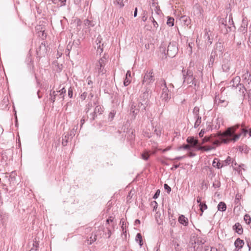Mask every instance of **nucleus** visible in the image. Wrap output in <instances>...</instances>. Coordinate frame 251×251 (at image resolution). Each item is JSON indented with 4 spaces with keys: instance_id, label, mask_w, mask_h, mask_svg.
Segmentation results:
<instances>
[{
    "instance_id": "obj_32",
    "label": "nucleus",
    "mask_w": 251,
    "mask_h": 251,
    "mask_svg": "<svg viewBox=\"0 0 251 251\" xmlns=\"http://www.w3.org/2000/svg\"><path fill=\"white\" fill-rule=\"evenodd\" d=\"M174 19L173 18H169L167 20V24L169 26H172L174 24Z\"/></svg>"
},
{
    "instance_id": "obj_18",
    "label": "nucleus",
    "mask_w": 251,
    "mask_h": 251,
    "mask_svg": "<svg viewBox=\"0 0 251 251\" xmlns=\"http://www.w3.org/2000/svg\"><path fill=\"white\" fill-rule=\"evenodd\" d=\"M131 72L130 71H128L126 75V78L125 79L124 84L125 86H126L129 84L131 82L130 80Z\"/></svg>"
},
{
    "instance_id": "obj_26",
    "label": "nucleus",
    "mask_w": 251,
    "mask_h": 251,
    "mask_svg": "<svg viewBox=\"0 0 251 251\" xmlns=\"http://www.w3.org/2000/svg\"><path fill=\"white\" fill-rule=\"evenodd\" d=\"M199 206H200V210L201 211V213L200 215L202 216L204 210H206L207 208V206L205 203H201V202H200Z\"/></svg>"
},
{
    "instance_id": "obj_48",
    "label": "nucleus",
    "mask_w": 251,
    "mask_h": 251,
    "mask_svg": "<svg viewBox=\"0 0 251 251\" xmlns=\"http://www.w3.org/2000/svg\"><path fill=\"white\" fill-rule=\"evenodd\" d=\"M66 0H58V2H60L61 3V6H64L66 4Z\"/></svg>"
},
{
    "instance_id": "obj_44",
    "label": "nucleus",
    "mask_w": 251,
    "mask_h": 251,
    "mask_svg": "<svg viewBox=\"0 0 251 251\" xmlns=\"http://www.w3.org/2000/svg\"><path fill=\"white\" fill-rule=\"evenodd\" d=\"M102 51H103V48H101L100 45L98 47L97 52L100 53H101Z\"/></svg>"
},
{
    "instance_id": "obj_6",
    "label": "nucleus",
    "mask_w": 251,
    "mask_h": 251,
    "mask_svg": "<svg viewBox=\"0 0 251 251\" xmlns=\"http://www.w3.org/2000/svg\"><path fill=\"white\" fill-rule=\"evenodd\" d=\"M228 104V101L226 99L220 97L219 95H216L214 99V106L217 105L221 107H226Z\"/></svg>"
},
{
    "instance_id": "obj_58",
    "label": "nucleus",
    "mask_w": 251,
    "mask_h": 251,
    "mask_svg": "<svg viewBox=\"0 0 251 251\" xmlns=\"http://www.w3.org/2000/svg\"><path fill=\"white\" fill-rule=\"evenodd\" d=\"M242 131L245 136H246V134L248 132V131L246 129H242Z\"/></svg>"
},
{
    "instance_id": "obj_35",
    "label": "nucleus",
    "mask_w": 251,
    "mask_h": 251,
    "mask_svg": "<svg viewBox=\"0 0 251 251\" xmlns=\"http://www.w3.org/2000/svg\"><path fill=\"white\" fill-rule=\"evenodd\" d=\"M114 3L115 4H118L120 7H123L124 6L123 0H119V1L116 0L114 1Z\"/></svg>"
},
{
    "instance_id": "obj_53",
    "label": "nucleus",
    "mask_w": 251,
    "mask_h": 251,
    "mask_svg": "<svg viewBox=\"0 0 251 251\" xmlns=\"http://www.w3.org/2000/svg\"><path fill=\"white\" fill-rule=\"evenodd\" d=\"M133 105H132L131 112H132L134 114L136 115L138 113L137 110H136V111H135V110H133Z\"/></svg>"
},
{
    "instance_id": "obj_10",
    "label": "nucleus",
    "mask_w": 251,
    "mask_h": 251,
    "mask_svg": "<svg viewBox=\"0 0 251 251\" xmlns=\"http://www.w3.org/2000/svg\"><path fill=\"white\" fill-rule=\"evenodd\" d=\"M243 77L244 78V83H246V84H248V87L249 88H251V75L248 72H247L243 75Z\"/></svg>"
},
{
    "instance_id": "obj_51",
    "label": "nucleus",
    "mask_w": 251,
    "mask_h": 251,
    "mask_svg": "<svg viewBox=\"0 0 251 251\" xmlns=\"http://www.w3.org/2000/svg\"><path fill=\"white\" fill-rule=\"evenodd\" d=\"M113 218L111 217H109L108 219L106 220V223L109 224V222H112L113 221Z\"/></svg>"
},
{
    "instance_id": "obj_37",
    "label": "nucleus",
    "mask_w": 251,
    "mask_h": 251,
    "mask_svg": "<svg viewBox=\"0 0 251 251\" xmlns=\"http://www.w3.org/2000/svg\"><path fill=\"white\" fill-rule=\"evenodd\" d=\"M205 251H218V250L214 247H207L205 249Z\"/></svg>"
},
{
    "instance_id": "obj_61",
    "label": "nucleus",
    "mask_w": 251,
    "mask_h": 251,
    "mask_svg": "<svg viewBox=\"0 0 251 251\" xmlns=\"http://www.w3.org/2000/svg\"><path fill=\"white\" fill-rule=\"evenodd\" d=\"M140 223V221L138 219H136L135 221V224H139Z\"/></svg>"
},
{
    "instance_id": "obj_7",
    "label": "nucleus",
    "mask_w": 251,
    "mask_h": 251,
    "mask_svg": "<svg viewBox=\"0 0 251 251\" xmlns=\"http://www.w3.org/2000/svg\"><path fill=\"white\" fill-rule=\"evenodd\" d=\"M177 52V48L176 45L174 43H170L168 46L167 54L171 57H173L175 56Z\"/></svg>"
},
{
    "instance_id": "obj_24",
    "label": "nucleus",
    "mask_w": 251,
    "mask_h": 251,
    "mask_svg": "<svg viewBox=\"0 0 251 251\" xmlns=\"http://www.w3.org/2000/svg\"><path fill=\"white\" fill-rule=\"evenodd\" d=\"M236 89H238L239 91L242 93L243 95H245V92L246 91V88L242 84H240L236 87Z\"/></svg>"
},
{
    "instance_id": "obj_63",
    "label": "nucleus",
    "mask_w": 251,
    "mask_h": 251,
    "mask_svg": "<svg viewBox=\"0 0 251 251\" xmlns=\"http://www.w3.org/2000/svg\"><path fill=\"white\" fill-rule=\"evenodd\" d=\"M51 1L54 4H56L58 2V0H51Z\"/></svg>"
},
{
    "instance_id": "obj_27",
    "label": "nucleus",
    "mask_w": 251,
    "mask_h": 251,
    "mask_svg": "<svg viewBox=\"0 0 251 251\" xmlns=\"http://www.w3.org/2000/svg\"><path fill=\"white\" fill-rule=\"evenodd\" d=\"M136 241L139 242V245L141 246L143 245L142 237L141 233H138L136 236Z\"/></svg>"
},
{
    "instance_id": "obj_43",
    "label": "nucleus",
    "mask_w": 251,
    "mask_h": 251,
    "mask_svg": "<svg viewBox=\"0 0 251 251\" xmlns=\"http://www.w3.org/2000/svg\"><path fill=\"white\" fill-rule=\"evenodd\" d=\"M96 240V235L94 236L93 239L92 238V237H90V239L89 240L90 241L89 244H92Z\"/></svg>"
},
{
    "instance_id": "obj_5",
    "label": "nucleus",
    "mask_w": 251,
    "mask_h": 251,
    "mask_svg": "<svg viewBox=\"0 0 251 251\" xmlns=\"http://www.w3.org/2000/svg\"><path fill=\"white\" fill-rule=\"evenodd\" d=\"M154 80V78L152 70L150 71H147L144 76L142 84H146L147 85L153 83Z\"/></svg>"
},
{
    "instance_id": "obj_46",
    "label": "nucleus",
    "mask_w": 251,
    "mask_h": 251,
    "mask_svg": "<svg viewBox=\"0 0 251 251\" xmlns=\"http://www.w3.org/2000/svg\"><path fill=\"white\" fill-rule=\"evenodd\" d=\"M204 133H205V130L204 129H201V131H200V132L199 134L200 137H203Z\"/></svg>"
},
{
    "instance_id": "obj_55",
    "label": "nucleus",
    "mask_w": 251,
    "mask_h": 251,
    "mask_svg": "<svg viewBox=\"0 0 251 251\" xmlns=\"http://www.w3.org/2000/svg\"><path fill=\"white\" fill-rule=\"evenodd\" d=\"M185 157V156H178V157H176L175 158V159H176V160H180L182 158H184Z\"/></svg>"
},
{
    "instance_id": "obj_34",
    "label": "nucleus",
    "mask_w": 251,
    "mask_h": 251,
    "mask_svg": "<svg viewBox=\"0 0 251 251\" xmlns=\"http://www.w3.org/2000/svg\"><path fill=\"white\" fill-rule=\"evenodd\" d=\"M244 219L247 224H250L251 223V217L248 214H246L244 216Z\"/></svg>"
},
{
    "instance_id": "obj_30",
    "label": "nucleus",
    "mask_w": 251,
    "mask_h": 251,
    "mask_svg": "<svg viewBox=\"0 0 251 251\" xmlns=\"http://www.w3.org/2000/svg\"><path fill=\"white\" fill-rule=\"evenodd\" d=\"M230 162H231V158H230V157L228 156L225 160L222 161L223 167L226 166L228 165H229L230 163Z\"/></svg>"
},
{
    "instance_id": "obj_1",
    "label": "nucleus",
    "mask_w": 251,
    "mask_h": 251,
    "mask_svg": "<svg viewBox=\"0 0 251 251\" xmlns=\"http://www.w3.org/2000/svg\"><path fill=\"white\" fill-rule=\"evenodd\" d=\"M232 133L233 131H232V128H228L223 133H219L214 136L211 135L210 137H205L202 139V143H204L205 142H210L212 143L213 145L219 146L222 142L227 143L229 140L225 139V138L227 136H230L232 135Z\"/></svg>"
},
{
    "instance_id": "obj_56",
    "label": "nucleus",
    "mask_w": 251,
    "mask_h": 251,
    "mask_svg": "<svg viewBox=\"0 0 251 251\" xmlns=\"http://www.w3.org/2000/svg\"><path fill=\"white\" fill-rule=\"evenodd\" d=\"M195 155V154L193 153V152H190L188 153V156L189 157H193Z\"/></svg>"
},
{
    "instance_id": "obj_19",
    "label": "nucleus",
    "mask_w": 251,
    "mask_h": 251,
    "mask_svg": "<svg viewBox=\"0 0 251 251\" xmlns=\"http://www.w3.org/2000/svg\"><path fill=\"white\" fill-rule=\"evenodd\" d=\"M244 244V241L240 238H237L234 242V245L236 248L238 249V250L241 249L243 247Z\"/></svg>"
},
{
    "instance_id": "obj_28",
    "label": "nucleus",
    "mask_w": 251,
    "mask_h": 251,
    "mask_svg": "<svg viewBox=\"0 0 251 251\" xmlns=\"http://www.w3.org/2000/svg\"><path fill=\"white\" fill-rule=\"evenodd\" d=\"M58 92L60 93V98L63 100L64 98L65 94L66 93L65 89L64 87H63L59 91H57V93Z\"/></svg>"
},
{
    "instance_id": "obj_42",
    "label": "nucleus",
    "mask_w": 251,
    "mask_h": 251,
    "mask_svg": "<svg viewBox=\"0 0 251 251\" xmlns=\"http://www.w3.org/2000/svg\"><path fill=\"white\" fill-rule=\"evenodd\" d=\"M190 147H191V146L190 145L187 144V145H184L183 146L180 147V149L183 148L185 150H190Z\"/></svg>"
},
{
    "instance_id": "obj_20",
    "label": "nucleus",
    "mask_w": 251,
    "mask_h": 251,
    "mask_svg": "<svg viewBox=\"0 0 251 251\" xmlns=\"http://www.w3.org/2000/svg\"><path fill=\"white\" fill-rule=\"evenodd\" d=\"M102 112V109L100 106H96L95 108L94 111L92 114V120H94L95 119V117L97 114L99 113L101 114Z\"/></svg>"
},
{
    "instance_id": "obj_52",
    "label": "nucleus",
    "mask_w": 251,
    "mask_h": 251,
    "mask_svg": "<svg viewBox=\"0 0 251 251\" xmlns=\"http://www.w3.org/2000/svg\"><path fill=\"white\" fill-rule=\"evenodd\" d=\"M201 198L200 197H198L197 198V202L198 203H200V202H201Z\"/></svg>"
},
{
    "instance_id": "obj_23",
    "label": "nucleus",
    "mask_w": 251,
    "mask_h": 251,
    "mask_svg": "<svg viewBox=\"0 0 251 251\" xmlns=\"http://www.w3.org/2000/svg\"><path fill=\"white\" fill-rule=\"evenodd\" d=\"M196 119V122L194 124V128H197L201 123V116H198L197 117H194Z\"/></svg>"
},
{
    "instance_id": "obj_12",
    "label": "nucleus",
    "mask_w": 251,
    "mask_h": 251,
    "mask_svg": "<svg viewBox=\"0 0 251 251\" xmlns=\"http://www.w3.org/2000/svg\"><path fill=\"white\" fill-rule=\"evenodd\" d=\"M233 229L238 234H242L243 232L242 226L239 223H236L233 226Z\"/></svg>"
},
{
    "instance_id": "obj_11",
    "label": "nucleus",
    "mask_w": 251,
    "mask_h": 251,
    "mask_svg": "<svg viewBox=\"0 0 251 251\" xmlns=\"http://www.w3.org/2000/svg\"><path fill=\"white\" fill-rule=\"evenodd\" d=\"M103 63L104 60L102 59H100L99 60V61L97 63L96 65V69L98 70L99 73H103Z\"/></svg>"
},
{
    "instance_id": "obj_8",
    "label": "nucleus",
    "mask_w": 251,
    "mask_h": 251,
    "mask_svg": "<svg viewBox=\"0 0 251 251\" xmlns=\"http://www.w3.org/2000/svg\"><path fill=\"white\" fill-rule=\"evenodd\" d=\"M47 52V47L45 43H42L37 50V53L39 56H44Z\"/></svg>"
},
{
    "instance_id": "obj_57",
    "label": "nucleus",
    "mask_w": 251,
    "mask_h": 251,
    "mask_svg": "<svg viewBox=\"0 0 251 251\" xmlns=\"http://www.w3.org/2000/svg\"><path fill=\"white\" fill-rule=\"evenodd\" d=\"M137 15V8H135L134 13V17H136Z\"/></svg>"
},
{
    "instance_id": "obj_17",
    "label": "nucleus",
    "mask_w": 251,
    "mask_h": 251,
    "mask_svg": "<svg viewBox=\"0 0 251 251\" xmlns=\"http://www.w3.org/2000/svg\"><path fill=\"white\" fill-rule=\"evenodd\" d=\"M216 147L212 145V146H199L197 148L199 150L208 151L214 150Z\"/></svg>"
},
{
    "instance_id": "obj_31",
    "label": "nucleus",
    "mask_w": 251,
    "mask_h": 251,
    "mask_svg": "<svg viewBox=\"0 0 251 251\" xmlns=\"http://www.w3.org/2000/svg\"><path fill=\"white\" fill-rule=\"evenodd\" d=\"M84 24L85 25V26H87L88 27L93 26L94 25V24H93L92 22L88 19H85L84 21Z\"/></svg>"
},
{
    "instance_id": "obj_40",
    "label": "nucleus",
    "mask_w": 251,
    "mask_h": 251,
    "mask_svg": "<svg viewBox=\"0 0 251 251\" xmlns=\"http://www.w3.org/2000/svg\"><path fill=\"white\" fill-rule=\"evenodd\" d=\"M160 191L158 189L156 191V193L154 195L153 198L154 199H157L160 195Z\"/></svg>"
},
{
    "instance_id": "obj_64",
    "label": "nucleus",
    "mask_w": 251,
    "mask_h": 251,
    "mask_svg": "<svg viewBox=\"0 0 251 251\" xmlns=\"http://www.w3.org/2000/svg\"><path fill=\"white\" fill-rule=\"evenodd\" d=\"M249 133L250 136L251 137V128L250 129Z\"/></svg>"
},
{
    "instance_id": "obj_25",
    "label": "nucleus",
    "mask_w": 251,
    "mask_h": 251,
    "mask_svg": "<svg viewBox=\"0 0 251 251\" xmlns=\"http://www.w3.org/2000/svg\"><path fill=\"white\" fill-rule=\"evenodd\" d=\"M50 100L51 102H54L55 100L56 97L57 96V94L55 91H53L52 92L50 91Z\"/></svg>"
},
{
    "instance_id": "obj_16",
    "label": "nucleus",
    "mask_w": 251,
    "mask_h": 251,
    "mask_svg": "<svg viewBox=\"0 0 251 251\" xmlns=\"http://www.w3.org/2000/svg\"><path fill=\"white\" fill-rule=\"evenodd\" d=\"M178 222L182 225L186 226L188 224V219L184 215H181L179 216Z\"/></svg>"
},
{
    "instance_id": "obj_49",
    "label": "nucleus",
    "mask_w": 251,
    "mask_h": 251,
    "mask_svg": "<svg viewBox=\"0 0 251 251\" xmlns=\"http://www.w3.org/2000/svg\"><path fill=\"white\" fill-rule=\"evenodd\" d=\"M248 99H249V101H250L251 104V90L249 93V95H248Z\"/></svg>"
},
{
    "instance_id": "obj_47",
    "label": "nucleus",
    "mask_w": 251,
    "mask_h": 251,
    "mask_svg": "<svg viewBox=\"0 0 251 251\" xmlns=\"http://www.w3.org/2000/svg\"><path fill=\"white\" fill-rule=\"evenodd\" d=\"M85 121V119L84 117H82V119L80 120V127H82L83 125L84 124Z\"/></svg>"
},
{
    "instance_id": "obj_38",
    "label": "nucleus",
    "mask_w": 251,
    "mask_h": 251,
    "mask_svg": "<svg viewBox=\"0 0 251 251\" xmlns=\"http://www.w3.org/2000/svg\"><path fill=\"white\" fill-rule=\"evenodd\" d=\"M73 95V90L72 87H70L68 89V96L69 98H72Z\"/></svg>"
},
{
    "instance_id": "obj_3",
    "label": "nucleus",
    "mask_w": 251,
    "mask_h": 251,
    "mask_svg": "<svg viewBox=\"0 0 251 251\" xmlns=\"http://www.w3.org/2000/svg\"><path fill=\"white\" fill-rule=\"evenodd\" d=\"M160 88L161 91V98L162 100L166 101L171 99V90L167 87L166 82L164 79H161L159 81Z\"/></svg>"
},
{
    "instance_id": "obj_14",
    "label": "nucleus",
    "mask_w": 251,
    "mask_h": 251,
    "mask_svg": "<svg viewBox=\"0 0 251 251\" xmlns=\"http://www.w3.org/2000/svg\"><path fill=\"white\" fill-rule=\"evenodd\" d=\"M241 78L239 76H236L234 77L230 82L231 86L232 87H236L237 85L241 84L240 82Z\"/></svg>"
},
{
    "instance_id": "obj_50",
    "label": "nucleus",
    "mask_w": 251,
    "mask_h": 251,
    "mask_svg": "<svg viewBox=\"0 0 251 251\" xmlns=\"http://www.w3.org/2000/svg\"><path fill=\"white\" fill-rule=\"evenodd\" d=\"M247 245L249 247V250L250 251L251 250V242L249 241H247Z\"/></svg>"
},
{
    "instance_id": "obj_39",
    "label": "nucleus",
    "mask_w": 251,
    "mask_h": 251,
    "mask_svg": "<svg viewBox=\"0 0 251 251\" xmlns=\"http://www.w3.org/2000/svg\"><path fill=\"white\" fill-rule=\"evenodd\" d=\"M87 93H86L85 92H83L80 96V99L82 100H85V99L87 97Z\"/></svg>"
},
{
    "instance_id": "obj_45",
    "label": "nucleus",
    "mask_w": 251,
    "mask_h": 251,
    "mask_svg": "<svg viewBox=\"0 0 251 251\" xmlns=\"http://www.w3.org/2000/svg\"><path fill=\"white\" fill-rule=\"evenodd\" d=\"M101 38L100 36H99L97 39H96V42L97 43V45L98 44H100V42H101Z\"/></svg>"
},
{
    "instance_id": "obj_62",
    "label": "nucleus",
    "mask_w": 251,
    "mask_h": 251,
    "mask_svg": "<svg viewBox=\"0 0 251 251\" xmlns=\"http://www.w3.org/2000/svg\"><path fill=\"white\" fill-rule=\"evenodd\" d=\"M36 29L37 30H40L41 29V31H42V28L41 27L40 25L38 26H37L36 27Z\"/></svg>"
},
{
    "instance_id": "obj_4",
    "label": "nucleus",
    "mask_w": 251,
    "mask_h": 251,
    "mask_svg": "<svg viewBox=\"0 0 251 251\" xmlns=\"http://www.w3.org/2000/svg\"><path fill=\"white\" fill-rule=\"evenodd\" d=\"M230 54L227 52L224 53L223 60L222 69L224 72H228L230 68Z\"/></svg>"
},
{
    "instance_id": "obj_9",
    "label": "nucleus",
    "mask_w": 251,
    "mask_h": 251,
    "mask_svg": "<svg viewBox=\"0 0 251 251\" xmlns=\"http://www.w3.org/2000/svg\"><path fill=\"white\" fill-rule=\"evenodd\" d=\"M148 96V94L147 93H144L143 94L142 97L144 98V100H143V101H140L139 102V106L140 107V108H141L143 109H145V110L146 109V107L148 105V102H149Z\"/></svg>"
},
{
    "instance_id": "obj_2",
    "label": "nucleus",
    "mask_w": 251,
    "mask_h": 251,
    "mask_svg": "<svg viewBox=\"0 0 251 251\" xmlns=\"http://www.w3.org/2000/svg\"><path fill=\"white\" fill-rule=\"evenodd\" d=\"M183 76V82L184 86L188 85V87H192L194 86V89L195 91H198L199 87V82L196 79L195 76H193V74L190 70H188L185 73V70H182Z\"/></svg>"
},
{
    "instance_id": "obj_60",
    "label": "nucleus",
    "mask_w": 251,
    "mask_h": 251,
    "mask_svg": "<svg viewBox=\"0 0 251 251\" xmlns=\"http://www.w3.org/2000/svg\"><path fill=\"white\" fill-rule=\"evenodd\" d=\"M147 20V17L145 16H143V17H142V20L144 21V22H146Z\"/></svg>"
},
{
    "instance_id": "obj_13",
    "label": "nucleus",
    "mask_w": 251,
    "mask_h": 251,
    "mask_svg": "<svg viewBox=\"0 0 251 251\" xmlns=\"http://www.w3.org/2000/svg\"><path fill=\"white\" fill-rule=\"evenodd\" d=\"M231 128H232V131H233V133L232 134V135H231L230 136H226L225 138V139H227L228 140H229L227 143L229 142L231 140H233L234 141H235L237 139H238L239 138L240 136V134H237V135H234L232 139H231L230 137L232 136L233 133L235 132V128L234 127H232Z\"/></svg>"
},
{
    "instance_id": "obj_33",
    "label": "nucleus",
    "mask_w": 251,
    "mask_h": 251,
    "mask_svg": "<svg viewBox=\"0 0 251 251\" xmlns=\"http://www.w3.org/2000/svg\"><path fill=\"white\" fill-rule=\"evenodd\" d=\"M150 157V154L149 152L145 151L142 154V158L144 160H147Z\"/></svg>"
},
{
    "instance_id": "obj_59",
    "label": "nucleus",
    "mask_w": 251,
    "mask_h": 251,
    "mask_svg": "<svg viewBox=\"0 0 251 251\" xmlns=\"http://www.w3.org/2000/svg\"><path fill=\"white\" fill-rule=\"evenodd\" d=\"M170 149V148L169 147V148H166V149H164L162 150V151L163 152H165L166 151H169Z\"/></svg>"
},
{
    "instance_id": "obj_22",
    "label": "nucleus",
    "mask_w": 251,
    "mask_h": 251,
    "mask_svg": "<svg viewBox=\"0 0 251 251\" xmlns=\"http://www.w3.org/2000/svg\"><path fill=\"white\" fill-rule=\"evenodd\" d=\"M218 210L221 211H225L226 210V203L224 202H220L218 205Z\"/></svg>"
},
{
    "instance_id": "obj_41",
    "label": "nucleus",
    "mask_w": 251,
    "mask_h": 251,
    "mask_svg": "<svg viewBox=\"0 0 251 251\" xmlns=\"http://www.w3.org/2000/svg\"><path fill=\"white\" fill-rule=\"evenodd\" d=\"M164 188L167 191L168 193H169L171 191V187L168 186L167 184H164Z\"/></svg>"
},
{
    "instance_id": "obj_54",
    "label": "nucleus",
    "mask_w": 251,
    "mask_h": 251,
    "mask_svg": "<svg viewBox=\"0 0 251 251\" xmlns=\"http://www.w3.org/2000/svg\"><path fill=\"white\" fill-rule=\"evenodd\" d=\"M65 139H63V142H62V144L64 145V146H65L66 144H67V140L65 141V139H66L67 138V136H65L64 137Z\"/></svg>"
},
{
    "instance_id": "obj_29",
    "label": "nucleus",
    "mask_w": 251,
    "mask_h": 251,
    "mask_svg": "<svg viewBox=\"0 0 251 251\" xmlns=\"http://www.w3.org/2000/svg\"><path fill=\"white\" fill-rule=\"evenodd\" d=\"M200 108L198 106H195L193 110V113L194 117H197L198 116H200L199 114Z\"/></svg>"
},
{
    "instance_id": "obj_21",
    "label": "nucleus",
    "mask_w": 251,
    "mask_h": 251,
    "mask_svg": "<svg viewBox=\"0 0 251 251\" xmlns=\"http://www.w3.org/2000/svg\"><path fill=\"white\" fill-rule=\"evenodd\" d=\"M212 164L214 167H216L218 169L223 167L222 162H220L219 159L217 158H215L214 159Z\"/></svg>"
},
{
    "instance_id": "obj_15",
    "label": "nucleus",
    "mask_w": 251,
    "mask_h": 251,
    "mask_svg": "<svg viewBox=\"0 0 251 251\" xmlns=\"http://www.w3.org/2000/svg\"><path fill=\"white\" fill-rule=\"evenodd\" d=\"M187 142L190 144L192 147H196L198 144L197 140L195 139L193 137H188L187 139Z\"/></svg>"
},
{
    "instance_id": "obj_36",
    "label": "nucleus",
    "mask_w": 251,
    "mask_h": 251,
    "mask_svg": "<svg viewBox=\"0 0 251 251\" xmlns=\"http://www.w3.org/2000/svg\"><path fill=\"white\" fill-rule=\"evenodd\" d=\"M150 20L152 23L154 27L157 28L158 26L157 23L155 21L153 17H151Z\"/></svg>"
}]
</instances>
